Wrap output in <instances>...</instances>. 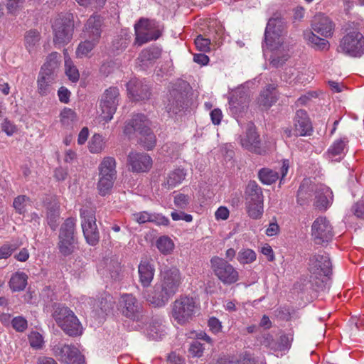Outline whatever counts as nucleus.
Instances as JSON below:
<instances>
[{"mask_svg": "<svg viewBox=\"0 0 364 364\" xmlns=\"http://www.w3.org/2000/svg\"><path fill=\"white\" fill-rule=\"evenodd\" d=\"M151 122L144 114H134L125 122L124 134L129 139L138 137V143L147 150L154 149L156 138L150 128Z\"/></svg>", "mask_w": 364, "mask_h": 364, "instance_id": "f257e3e1", "label": "nucleus"}, {"mask_svg": "<svg viewBox=\"0 0 364 364\" xmlns=\"http://www.w3.org/2000/svg\"><path fill=\"white\" fill-rule=\"evenodd\" d=\"M245 204L248 216L253 220L260 219L264 213V196L258 184L250 181L245 190Z\"/></svg>", "mask_w": 364, "mask_h": 364, "instance_id": "f03ea898", "label": "nucleus"}, {"mask_svg": "<svg viewBox=\"0 0 364 364\" xmlns=\"http://www.w3.org/2000/svg\"><path fill=\"white\" fill-rule=\"evenodd\" d=\"M198 310V304L194 298L181 296L171 304V316L177 323L184 325L193 320Z\"/></svg>", "mask_w": 364, "mask_h": 364, "instance_id": "7ed1b4c3", "label": "nucleus"}, {"mask_svg": "<svg viewBox=\"0 0 364 364\" xmlns=\"http://www.w3.org/2000/svg\"><path fill=\"white\" fill-rule=\"evenodd\" d=\"M75 225L76 220L73 218H68L60 228L58 248L60 253L64 257L71 255L78 249Z\"/></svg>", "mask_w": 364, "mask_h": 364, "instance_id": "20e7f679", "label": "nucleus"}, {"mask_svg": "<svg viewBox=\"0 0 364 364\" xmlns=\"http://www.w3.org/2000/svg\"><path fill=\"white\" fill-rule=\"evenodd\" d=\"M284 26L281 19L277 18H269L264 32V44L263 49L272 51L282 49L285 50L287 46H284L283 37Z\"/></svg>", "mask_w": 364, "mask_h": 364, "instance_id": "39448f33", "label": "nucleus"}, {"mask_svg": "<svg viewBox=\"0 0 364 364\" xmlns=\"http://www.w3.org/2000/svg\"><path fill=\"white\" fill-rule=\"evenodd\" d=\"M338 51L351 57H360L364 54V37L357 29L347 31L340 41Z\"/></svg>", "mask_w": 364, "mask_h": 364, "instance_id": "423d86ee", "label": "nucleus"}, {"mask_svg": "<svg viewBox=\"0 0 364 364\" xmlns=\"http://www.w3.org/2000/svg\"><path fill=\"white\" fill-rule=\"evenodd\" d=\"M210 267L215 276L225 285L235 284L239 280L237 270L223 258L212 257Z\"/></svg>", "mask_w": 364, "mask_h": 364, "instance_id": "0eeeda50", "label": "nucleus"}, {"mask_svg": "<svg viewBox=\"0 0 364 364\" xmlns=\"http://www.w3.org/2000/svg\"><path fill=\"white\" fill-rule=\"evenodd\" d=\"M55 44L62 46L68 43L73 38L74 23L70 14L59 16L53 24Z\"/></svg>", "mask_w": 364, "mask_h": 364, "instance_id": "6e6552de", "label": "nucleus"}, {"mask_svg": "<svg viewBox=\"0 0 364 364\" xmlns=\"http://www.w3.org/2000/svg\"><path fill=\"white\" fill-rule=\"evenodd\" d=\"M99 171L97 188L99 194L105 196L111 193L116 179L115 161H102L99 166Z\"/></svg>", "mask_w": 364, "mask_h": 364, "instance_id": "1a4fd4ad", "label": "nucleus"}, {"mask_svg": "<svg viewBox=\"0 0 364 364\" xmlns=\"http://www.w3.org/2000/svg\"><path fill=\"white\" fill-rule=\"evenodd\" d=\"M135 44L141 46L149 41H155L161 36L157 23L154 20L141 18L135 25Z\"/></svg>", "mask_w": 364, "mask_h": 364, "instance_id": "9d476101", "label": "nucleus"}, {"mask_svg": "<svg viewBox=\"0 0 364 364\" xmlns=\"http://www.w3.org/2000/svg\"><path fill=\"white\" fill-rule=\"evenodd\" d=\"M81 226L86 242L92 246L96 245L100 240V233L96 224L94 210L88 208L80 210Z\"/></svg>", "mask_w": 364, "mask_h": 364, "instance_id": "9b49d317", "label": "nucleus"}, {"mask_svg": "<svg viewBox=\"0 0 364 364\" xmlns=\"http://www.w3.org/2000/svg\"><path fill=\"white\" fill-rule=\"evenodd\" d=\"M119 101V91L116 87L106 89L100 102L102 117L105 122L110 121L117 110Z\"/></svg>", "mask_w": 364, "mask_h": 364, "instance_id": "f8f14e48", "label": "nucleus"}, {"mask_svg": "<svg viewBox=\"0 0 364 364\" xmlns=\"http://www.w3.org/2000/svg\"><path fill=\"white\" fill-rule=\"evenodd\" d=\"M53 355L67 364H82L84 358L79 350L72 345L58 343L52 348Z\"/></svg>", "mask_w": 364, "mask_h": 364, "instance_id": "ddd939ff", "label": "nucleus"}, {"mask_svg": "<svg viewBox=\"0 0 364 364\" xmlns=\"http://www.w3.org/2000/svg\"><path fill=\"white\" fill-rule=\"evenodd\" d=\"M185 97V91L183 90L181 83L175 84L172 86L164 100L165 109L170 117L176 114L182 110Z\"/></svg>", "mask_w": 364, "mask_h": 364, "instance_id": "4468645a", "label": "nucleus"}, {"mask_svg": "<svg viewBox=\"0 0 364 364\" xmlns=\"http://www.w3.org/2000/svg\"><path fill=\"white\" fill-rule=\"evenodd\" d=\"M309 271L316 279L322 282L326 279L332 272V264L327 254L316 255L310 258Z\"/></svg>", "mask_w": 364, "mask_h": 364, "instance_id": "2eb2a0df", "label": "nucleus"}, {"mask_svg": "<svg viewBox=\"0 0 364 364\" xmlns=\"http://www.w3.org/2000/svg\"><path fill=\"white\" fill-rule=\"evenodd\" d=\"M119 310L123 316L132 321H139L142 318V306L132 294H125L121 296Z\"/></svg>", "mask_w": 364, "mask_h": 364, "instance_id": "dca6fc26", "label": "nucleus"}, {"mask_svg": "<svg viewBox=\"0 0 364 364\" xmlns=\"http://www.w3.org/2000/svg\"><path fill=\"white\" fill-rule=\"evenodd\" d=\"M181 282V274L178 268L172 267L161 271L159 283L166 294L173 296L178 291Z\"/></svg>", "mask_w": 364, "mask_h": 364, "instance_id": "f3484780", "label": "nucleus"}, {"mask_svg": "<svg viewBox=\"0 0 364 364\" xmlns=\"http://www.w3.org/2000/svg\"><path fill=\"white\" fill-rule=\"evenodd\" d=\"M311 235L315 243L323 245L331 241L334 234L332 225L326 217H319L311 226Z\"/></svg>", "mask_w": 364, "mask_h": 364, "instance_id": "a211bd4d", "label": "nucleus"}, {"mask_svg": "<svg viewBox=\"0 0 364 364\" xmlns=\"http://www.w3.org/2000/svg\"><path fill=\"white\" fill-rule=\"evenodd\" d=\"M53 317L58 326H60L65 333H74V332L77 331V329H75L74 327H73V329L70 328L66 323L68 319H70L69 321L71 323L73 322V325L75 326L77 324L75 323V321H76V316L68 307L60 304L55 306Z\"/></svg>", "mask_w": 364, "mask_h": 364, "instance_id": "6ab92c4d", "label": "nucleus"}, {"mask_svg": "<svg viewBox=\"0 0 364 364\" xmlns=\"http://www.w3.org/2000/svg\"><path fill=\"white\" fill-rule=\"evenodd\" d=\"M103 25V19L100 16H91L84 26L82 37L100 41L102 33Z\"/></svg>", "mask_w": 364, "mask_h": 364, "instance_id": "aec40b11", "label": "nucleus"}, {"mask_svg": "<svg viewBox=\"0 0 364 364\" xmlns=\"http://www.w3.org/2000/svg\"><path fill=\"white\" fill-rule=\"evenodd\" d=\"M127 87L129 97L134 101L146 100L151 96L149 87L141 80L132 79L127 82Z\"/></svg>", "mask_w": 364, "mask_h": 364, "instance_id": "412c9836", "label": "nucleus"}, {"mask_svg": "<svg viewBox=\"0 0 364 364\" xmlns=\"http://www.w3.org/2000/svg\"><path fill=\"white\" fill-rule=\"evenodd\" d=\"M312 191L315 193L314 205L319 209H326L333 200V192L330 188L323 184H317L312 187Z\"/></svg>", "mask_w": 364, "mask_h": 364, "instance_id": "4be33fe9", "label": "nucleus"}, {"mask_svg": "<svg viewBox=\"0 0 364 364\" xmlns=\"http://www.w3.org/2000/svg\"><path fill=\"white\" fill-rule=\"evenodd\" d=\"M311 28L314 31L328 38L333 35L334 25L328 16L323 14H318L312 20Z\"/></svg>", "mask_w": 364, "mask_h": 364, "instance_id": "5701e85b", "label": "nucleus"}, {"mask_svg": "<svg viewBox=\"0 0 364 364\" xmlns=\"http://www.w3.org/2000/svg\"><path fill=\"white\" fill-rule=\"evenodd\" d=\"M259 136L256 132L255 127L250 124L247 129L246 135L241 139V145L245 149L252 152L262 154V151L259 146Z\"/></svg>", "mask_w": 364, "mask_h": 364, "instance_id": "b1692460", "label": "nucleus"}, {"mask_svg": "<svg viewBox=\"0 0 364 364\" xmlns=\"http://www.w3.org/2000/svg\"><path fill=\"white\" fill-rule=\"evenodd\" d=\"M294 126L296 134L300 136L310 135L312 126L306 112L304 109L297 110L294 117Z\"/></svg>", "mask_w": 364, "mask_h": 364, "instance_id": "393cba45", "label": "nucleus"}, {"mask_svg": "<svg viewBox=\"0 0 364 364\" xmlns=\"http://www.w3.org/2000/svg\"><path fill=\"white\" fill-rule=\"evenodd\" d=\"M171 297L172 296L164 291L159 282L154 285L153 290L146 296L147 301L156 307L165 306Z\"/></svg>", "mask_w": 364, "mask_h": 364, "instance_id": "a878e982", "label": "nucleus"}, {"mask_svg": "<svg viewBox=\"0 0 364 364\" xmlns=\"http://www.w3.org/2000/svg\"><path fill=\"white\" fill-rule=\"evenodd\" d=\"M139 282L144 287H148L152 282L155 274L154 264L148 260H141L138 266Z\"/></svg>", "mask_w": 364, "mask_h": 364, "instance_id": "bb28decb", "label": "nucleus"}, {"mask_svg": "<svg viewBox=\"0 0 364 364\" xmlns=\"http://www.w3.org/2000/svg\"><path fill=\"white\" fill-rule=\"evenodd\" d=\"M277 86L274 84L267 85L261 92L258 98V104L264 109L272 107L277 101Z\"/></svg>", "mask_w": 364, "mask_h": 364, "instance_id": "cd10ccee", "label": "nucleus"}, {"mask_svg": "<svg viewBox=\"0 0 364 364\" xmlns=\"http://www.w3.org/2000/svg\"><path fill=\"white\" fill-rule=\"evenodd\" d=\"M41 68L38 78V90L41 95H46L50 91V86L55 81V73Z\"/></svg>", "mask_w": 364, "mask_h": 364, "instance_id": "c85d7f7f", "label": "nucleus"}, {"mask_svg": "<svg viewBox=\"0 0 364 364\" xmlns=\"http://www.w3.org/2000/svg\"><path fill=\"white\" fill-rule=\"evenodd\" d=\"M304 37L309 45L313 48L318 50H328L329 49V43L327 40L321 38L314 34L312 31H306L304 33Z\"/></svg>", "mask_w": 364, "mask_h": 364, "instance_id": "c756f323", "label": "nucleus"}, {"mask_svg": "<svg viewBox=\"0 0 364 364\" xmlns=\"http://www.w3.org/2000/svg\"><path fill=\"white\" fill-rule=\"evenodd\" d=\"M161 55V50L159 48H149L143 50L137 60L140 63L139 65L143 68L148 67L152 62L159 58Z\"/></svg>", "mask_w": 364, "mask_h": 364, "instance_id": "7c9ffc66", "label": "nucleus"}, {"mask_svg": "<svg viewBox=\"0 0 364 364\" xmlns=\"http://www.w3.org/2000/svg\"><path fill=\"white\" fill-rule=\"evenodd\" d=\"M316 185H311L309 179H304L301 183L299 188L297 192V202L301 205H304L311 198L312 187H315Z\"/></svg>", "mask_w": 364, "mask_h": 364, "instance_id": "2f4dec72", "label": "nucleus"}, {"mask_svg": "<svg viewBox=\"0 0 364 364\" xmlns=\"http://www.w3.org/2000/svg\"><path fill=\"white\" fill-rule=\"evenodd\" d=\"M28 277L24 272L14 273L9 281V287L13 291H23L27 285Z\"/></svg>", "mask_w": 364, "mask_h": 364, "instance_id": "473e14b6", "label": "nucleus"}, {"mask_svg": "<svg viewBox=\"0 0 364 364\" xmlns=\"http://www.w3.org/2000/svg\"><path fill=\"white\" fill-rule=\"evenodd\" d=\"M147 334L153 340L161 339L166 334L165 326L160 320L154 321L149 326Z\"/></svg>", "mask_w": 364, "mask_h": 364, "instance_id": "72a5a7b5", "label": "nucleus"}, {"mask_svg": "<svg viewBox=\"0 0 364 364\" xmlns=\"http://www.w3.org/2000/svg\"><path fill=\"white\" fill-rule=\"evenodd\" d=\"M85 41L81 42L76 50V55L78 58H83L94 49V48L99 43V41L84 38Z\"/></svg>", "mask_w": 364, "mask_h": 364, "instance_id": "f704fd0d", "label": "nucleus"}, {"mask_svg": "<svg viewBox=\"0 0 364 364\" xmlns=\"http://www.w3.org/2000/svg\"><path fill=\"white\" fill-rule=\"evenodd\" d=\"M65 55V73L68 79L73 82L79 80L80 73L77 68L73 65V61L68 56L66 50H64Z\"/></svg>", "mask_w": 364, "mask_h": 364, "instance_id": "c9c22d12", "label": "nucleus"}, {"mask_svg": "<svg viewBox=\"0 0 364 364\" xmlns=\"http://www.w3.org/2000/svg\"><path fill=\"white\" fill-rule=\"evenodd\" d=\"M186 176V172L184 169H176L168 174L165 185L167 186L168 188H174L181 183L185 179Z\"/></svg>", "mask_w": 364, "mask_h": 364, "instance_id": "e433bc0d", "label": "nucleus"}, {"mask_svg": "<svg viewBox=\"0 0 364 364\" xmlns=\"http://www.w3.org/2000/svg\"><path fill=\"white\" fill-rule=\"evenodd\" d=\"M59 204L54 202L47 210V222L53 230L58 227V220L60 216Z\"/></svg>", "mask_w": 364, "mask_h": 364, "instance_id": "4c0bfd02", "label": "nucleus"}, {"mask_svg": "<svg viewBox=\"0 0 364 364\" xmlns=\"http://www.w3.org/2000/svg\"><path fill=\"white\" fill-rule=\"evenodd\" d=\"M156 245L159 251L166 255L171 254L174 249V243L168 236L160 237L156 240Z\"/></svg>", "mask_w": 364, "mask_h": 364, "instance_id": "58836bf2", "label": "nucleus"}, {"mask_svg": "<svg viewBox=\"0 0 364 364\" xmlns=\"http://www.w3.org/2000/svg\"><path fill=\"white\" fill-rule=\"evenodd\" d=\"M77 121V114L74 110L65 107L60 113V122L63 127H72Z\"/></svg>", "mask_w": 364, "mask_h": 364, "instance_id": "ea45409f", "label": "nucleus"}, {"mask_svg": "<svg viewBox=\"0 0 364 364\" xmlns=\"http://www.w3.org/2000/svg\"><path fill=\"white\" fill-rule=\"evenodd\" d=\"M24 38L26 48L31 53L40 41V33L36 30H30L26 33Z\"/></svg>", "mask_w": 364, "mask_h": 364, "instance_id": "a19ab883", "label": "nucleus"}, {"mask_svg": "<svg viewBox=\"0 0 364 364\" xmlns=\"http://www.w3.org/2000/svg\"><path fill=\"white\" fill-rule=\"evenodd\" d=\"M258 175L261 182L267 185L276 182L279 178L278 173L269 168H262Z\"/></svg>", "mask_w": 364, "mask_h": 364, "instance_id": "79ce46f5", "label": "nucleus"}, {"mask_svg": "<svg viewBox=\"0 0 364 364\" xmlns=\"http://www.w3.org/2000/svg\"><path fill=\"white\" fill-rule=\"evenodd\" d=\"M105 146L103 137L98 134H94L88 142L89 151L92 153H100Z\"/></svg>", "mask_w": 364, "mask_h": 364, "instance_id": "37998d69", "label": "nucleus"}, {"mask_svg": "<svg viewBox=\"0 0 364 364\" xmlns=\"http://www.w3.org/2000/svg\"><path fill=\"white\" fill-rule=\"evenodd\" d=\"M257 259L256 252L251 249H242L237 255V260L241 264H250Z\"/></svg>", "mask_w": 364, "mask_h": 364, "instance_id": "c03bdc74", "label": "nucleus"}, {"mask_svg": "<svg viewBox=\"0 0 364 364\" xmlns=\"http://www.w3.org/2000/svg\"><path fill=\"white\" fill-rule=\"evenodd\" d=\"M152 161H129L127 166L133 172L140 173L149 171L152 166Z\"/></svg>", "mask_w": 364, "mask_h": 364, "instance_id": "a18cd8bd", "label": "nucleus"}, {"mask_svg": "<svg viewBox=\"0 0 364 364\" xmlns=\"http://www.w3.org/2000/svg\"><path fill=\"white\" fill-rule=\"evenodd\" d=\"M59 65V54L56 52L50 53L48 58L47 61L42 66V68L45 70H51L52 73H55V69L58 68Z\"/></svg>", "mask_w": 364, "mask_h": 364, "instance_id": "49530a36", "label": "nucleus"}, {"mask_svg": "<svg viewBox=\"0 0 364 364\" xmlns=\"http://www.w3.org/2000/svg\"><path fill=\"white\" fill-rule=\"evenodd\" d=\"M205 348L198 340L193 341L188 348V354L193 358H200L203 355Z\"/></svg>", "mask_w": 364, "mask_h": 364, "instance_id": "de8ad7c7", "label": "nucleus"}, {"mask_svg": "<svg viewBox=\"0 0 364 364\" xmlns=\"http://www.w3.org/2000/svg\"><path fill=\"white\" fill-rule=\"evenodd\" d=\"M114 301L109 294H106L102 297L101 301H99L98 306L104 314L109 313L114 307Z\"/></svg>", "mask_w": 364, "mask_h": 364, "instance_id": "09e8293b", "label": "nucleus"}, {"mask_svg": "<svg viewBox=\"0 0 364 364\" xmlns=\"http://www.w3.org/2000/svg\"><path fill=\"white\" fill-rule=\"evenodd\" d=\"M28 341L31 346L36 349L41 348L44 343L42 335L36 331H33L28 335Z\"/></svg>", "mask_w": 364, "mask_h": 364, "instance_id": "8fccbe9b", "label": "nucleus"}, {"mask_svg": "<svg viewBox=\"0 0 364 364\" xmlns=\"http://www.w3.org/2000/svg\"><path fill=\"white\" fill-rule=\"evenodd\" d=\"M11 326L17 332H23L27 329V320L23 316H16L11 320Z\"/></svg>", "mask_w": 364, "mask_h": 364, "instance_id": "3c124183", "label": "nucleus"}, {"mask_svg": "<svg viewBox=\"0 0 364 364\" xmlns=\"http://www.w3.org/2000/svg\"><path fill=\"white\" fill-rule=\"evenodd\" d=\"M346 144L344 141L340 140L336 141L328 150V156L334 157L340 155L344 150Z\"/></svg>", "mask_w": 364, "mask_h": 364, "instance_id": "603ef678", "label": "nucleus"}, {"mask_svg": "<svg viewBox=\"0 0 364 364\" xmlns=\"http://www.w3.org/2000/svg\"><path fill=\"white\" fill-rule=\"evenodd\" d=\"M196 48L203 52H208L210 50V41L208 38H203L201 35L197 36L195 39Z\"/></svg>", "mask_w": 364, "mask_h": 364, "instance_id": "864d4df0", "label": "nucleus"}, {"mask_svg": "<svg viewBox=\"0 0 364 364\" xmlns=\"http://www.w3.org/2000/svg\"><path fill=\"white\" fill-rule=\"evenodd\" d=\"M28 200V198L26 196H18L14 200V208L19 214H23L26 211V203Z\"/></svg>", "mask_w": 364, "mask_h": 364, "instance_id": "5fc2aeb1", "label": "nucleus"}, {"mask_svg": "<svg viewBox=\"0 0 364 364\" xmlns=\"http://www.w3.org/2000/svg\"><path fill=\"white\" fill-rule=\"evenodd\" d=\"M16 244L6 243L0 247V259L9 258L12 252L18 248Z\"/></svg>", "mask_w": 364, "mask_h": 364, "instance_id": "6e6d98bb", "label": "nucleus"}, {"mask_svg": "<svg viewBox=\"0 0 364 364\" xmlns=\"http://www.w3.org/2000/svg\"><path fill=\"white\" fill-rule=\"evenodd\" d=\"M24 0H5V4L8 12L10 14H16L23 7Z\"/></svg>", "mask_w": 364, "mask_h": 364, "instance_id": "4d7b16f0", "label": "nucleus"}, {"mask_svg": "<svg viewBox=\"0 0 364 364\" xmlns=\"http://www.w3.org/2000/svg\"><path fill=\"white\" fill-rule=\"evenodd\" d=\"M189 202V196L183 193H179L174 198L175 205L181 209H186L188 207Z\"/></svg>", "mask_w": 364, "mask_h": 364, "instance_id": "13d9d810", "label": "nucleus"}, {"mask_svg": "<svg viewBox=\"0 0 364 364\" xmlns=\"http://www.w3.org/2000/svg\"><path fill=\"white\" fill-rule=\"evenodd\" d=\"M154 215L146 211L134 214V220L139 224L154 221Z\"/></svg>", "mask_w": 364, "mask_h": 364, "instance_id": "bf43d9fd", "label": "nucleus"}, {"mask_svg": "<svg viewBox=\"0 0 364 364\" xmlns=\"http://www.w3.org/2000/svg\"><path fill=\"white\" fill-rule=\"evenodd\" d=\"M291 347V338L286 335H283L279 338L276 350L287 351Z\"/></svg>", "mask_w": 364, "mask_h": 364, "instance_id": "052dcab7", "label": "nucleus"}, {"mask_svg": "<svg viewBox=\"0 0 364 364\" xmlns=\"http://www.w3.org/2000/svg\"><path fill=\"white\" fill-rule=\"evenodd\" d=\"M230 211L225 206H220L215 212V218L217 220H225L229 218Z\"/></svg>", "mask_w": 364, "mask_h": 364, "instance_id": "680f3d73", "label": "nucleus"}, {"mask_svg": "<svg viewBox=\"0 0 364 364\" xmlns=\"http://www.w3.org/2000/svg\"><path fill=\"white\" fill-rule=\"evenodd\" d=\"M229 104H230V108L231 109L232 112L234 113L241 112L242 111L247 109L248 107V104L247 102H242V105H240L237 101L234 100H231L229 102Z\"/></svg>", "mask_w": 364, "mask_h": 364, "instance_id": "e2e57ef3", "label": "nucleus"}, {"mask_svg": "<svg viewBox=\"0 0 364 364\" xmlns=\"http://www.w3.org/2000/svg\"><path fill=\"white\" fill-rule=\"evenodd\" d=\"M59 100L62 103L67 104L70 101V92L65 87H60L58 90Z\"/></svg>", "mask_w": 364, "mask_h": 364, "instance_id": "0e129e2a", "label": "nucleus"}, {"mask_svg": "<svg viewBox=\"0 0 364 364\" xmlns=\"http://www.w3.org/2000/svg\"><path fill=\"white\" fill-rule=\"evenodd\" d=\"M171 218L173 220H185L186 222H191L193 220V216L190 214H186L183 212L173 211L171 214Z\"/></svg>", "mask_w": 364, "mask_h": 364, "instance_id": "69168bd1", "label": "nucleus"}, {"mask_svg": "<svg viewBox=\"0 0 364 364\" xmlns=\"http://www.w3.org/2000/svg\"><path fill=\"white\" fill-rule=\"evenodd\" d=\"M208 326L214 333H219L222 329L221 322L215 317H211L209 318Z\"/></svg>", "mask_w": 364, "mask_h": 364, "instance_id": "338daca9", "label": "nucleus"}, {"mask_svg": "<svg viewBox=\"0 0 364 364\" xmlns=\"http://www.w3.org/2000/svg\"><path fill=\"white\" fill-rule=\"evenodd\" d=\"M233 364H255V362L250 354L245 353L240 356V359L233 360Z\"/></svg>", "mask_w": 364, "mask_h": 364, "instance_id": "774afa93", "label": "nucleus"}]
</instances>
